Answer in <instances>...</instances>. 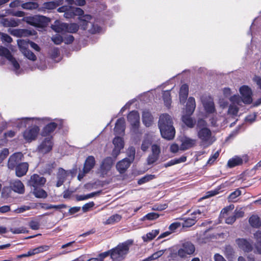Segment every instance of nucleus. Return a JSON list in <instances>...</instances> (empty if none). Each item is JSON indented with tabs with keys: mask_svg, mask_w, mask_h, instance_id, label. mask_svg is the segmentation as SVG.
Instances as JSON below:
<instances>
[{
	"mask_svg": "<svg viewBox=\"0 0 261 261\" xmlns=\"http://www.w3.org/2000/svg\"><path fill=\"white\" fill-rule=\"evenodd\" d=\"M158 125L163 138L169 140L174 138L175 130L172 118L169 114H163L160 116Z\"/></svg>",
	"mask_w": 261,
	"mask_h": 261,
	"instance_id": "f257e3e1",
	"label": "nucleus"
},
{
	"mask_svg": "<svg viewBox=\"0 0 261 261\" xmlns=\"http://www.w3.org/2000/svg\"><path fill=\"white\" fill-rule=\"evenodd\" d=\"M196 130L197 137L203 145L208 146L216 141L215 136H213L211 130L206 127V122L204 120L200 119L198 120Z\"/></svg>",
	"mask_w": 261,
	"mask_h": 261,
	"instance_id": "f03ea898",
	"label": "nucleus"
},
{
	"mask_svg": "<svg viewBox=\"0 0 261 261\" xmlns=\"http://www.w3.org/2000/svg\"><path fill=\"white\" fill-rule=\"evenodd\" d=\"M128 249L129 248L127 245L119 244L110 250V257L113 261L122 260L127 253Z\"/></svg>",
	"mask_w": 261,
	"mask_h": 261,
	"instance_id": "7ed1b4c3",
	"label": "nucleus"
},
{
	"mask_svg": "<svg viewBox=\"0 0 261 261\" xmlns=\"http://www.w3.org/2000/svg\"><path fill=\"white\" fill-rule=\"evenodd\" d=\"M53 29L56 32H66L70 33H75L79 29V25L76 23L68 24L62 23L59 25H53Z\"/></svg>",
	"mask_w": 261,
	"mask_h": 261,
	"instance_id": "20e7f679",
	"label": "nucleus"
},
{
	"mask_svg": "<svg viewBox=\"0 0 261 261\" xmlns=\"http://www.w3.org/2000/svg\"><path fill=\"white\" fill-rule=\"evenodd\" d=\"M53 146V137H45L38 145L37 150L43 154H47L52 150Z\"/></svg>",
	"mask_w": 261,
	"mask_h": 261,
	"instance_id": "39448f33",
	"label": "nucleus"
},
{
	"mask_svg": "<svg viewBox=\"0 0 261 261\" xmlns=\"http://www.w3.org/2000/svg\"><path fill=\"white\" fill-rule=\"evenodd\" d=\"M40 132L38 126L34 125L28 127L23 133V137L28 142H31L35 140Z\"/></svg>",
	"mask_w": 261,
	"mask_h": 261,
	"instance_id": "423d86ee",
	"label": "nucleus"
},
{
	"mask_svg": "<svg viewBox=\"0 0 261 261\" xmlns=\"http://www.w3.org/2000/svg\"><path fill=\"white\" fill-rule=\"evenodd\" d=\"M46 182V179L45 177L35 173L31 176L28 181V184L30 186L35 188L43 187Z\"/></svg>",
	"mask_w": 261,
	"mask_h": 261,
	"instance_id": "0eeeda50",
	"label": "nucleus"
},
{
	"mask_svg": "<svg viewBox=\"0 0 261 261\" xmlns=\"http://www.w3.org/2000/svg\"><path fill=\"white\" fill-rule=\"evenodd\" d=\"M194 245L190 242H186L182 245L177 252L178 255L180 257H185L187 255L192 254L195 251Z\"/></svg>",
	"mask_w": 261,
	"mask_h": 261,
	"instance_id": "6e6552de",
	"label": "nucleus"
},
{
	"mask_svg": "<svg viewBox=\"0 0 261 261\" xmlns=\"http://www.w3.org/2000/svg\"><path fill=\"white\" fill-rule=\"evenodd\" d=\"M115 162L112 157L108 156L105 158L100 166V172L104 176L111 170Z\"/></svg>",
	"mask_w": 261,
	"mask_h": 261,
	"instance_id": "1a4fd4ad",
	"label": "nucleus"
},
{
	"mask_svg": "<svg viewBox=\"0 0 261 261\" xmlns=\"http://www.w3.org/2000/svg\"><path fill=\"white\" fill-rule=\"evenodd\" d=\"M230 100L232 104L229 107L228 113L233 115H236L238 114L239 108L237 105H241L242 100L239 95H234L231 97Z\"/></svg>",
	"mask_w": 261,
	"mask_h": 261,
	"instance_id": "9d476101",
	"label": "nucleus"
},
{
	"mask_svg": "<svg viewBox=\"0 0 261 261\" xmlns=\"http://www.w3.org/2000/svg\"><path fill=\"white\" fill-rule=\"evenodd\" d=\"M22 154L20 152H15L11 155L8 159L7 166L10 170H14V168L21 162Z\"/></svg>",
	"mask_w": 261,
	"mask_h": 261,
	"instance_id": "9b49d317",
	"label": "nucleus"
},
{
	"mask_svg": "<svg viewBox=\"0 0 261 261\" xmlns=\"http://www.w3.org/2000/svg\"><path fill=\"white\" fill-rule=\"evenodd\" d=\"M240 92L242 95V103H250L252 102V91L247 86H243L240 88Z\"/></svg>",
	"mask_w": 261,
	"mask_h": 261,
	"instance_id": "f8f14e48",
	"label": "nucleus"
},
{
	"mask_svg": "<svg viewBox=\"0 0 261 261\" xmlns=\"http://www.w3.org/2000/svg\"><path fill=\"white\" fill-rule=\"evenodd\" d=\"M84 13V11L81 8L70 6V8L67 9L64 16L66 18H72L75 16H81L83 15Z\"/></svg>",
	"mask_w": 261,
	"mask_h": 261,
	"instance_id": "ddd939ff",
	"label": "nucleus"
},
{
	"mask_svg": "<svg viewBox=\"0 0 261 261\" xmlns=\"http://www.w3.org/2000/svg\"><path fill=\"white\" fill-rule=\"evenodd\" d=\"M58 124L56 122H51L45 125L41 132V136L45 137L51 136L53 133L57 128Z\"/></svg>",
	"mask_w": 261,
	"mask_h": 261,
	"instance_id": "4468645a",
	"label": "nucleus"
},
{
	"mask_svg": "<svg viewBox=\"0 0 261 261\" xmlns=\"http://www.w3.org/2000/svg\"><path fill=\"white\" fill-rule=\"evenodd\" d=\"M68 175V171L65 170L62 168H60L57 174V181L56 183V187H61L65 181Z\"/></svg>",
	"mask_w": 261,
	"mask_h": 261,
	"instance_id": "2eb2a0df",
	"label": "nucleus"
},
{
	"mask_svg": "<svg viewBox=\"0 0 261 261\" xmlns=\"http://www.w3.org/2000/svg\"><path fill=\"white\" fill-rule=\"evenodd\" d=\"M29 164L27 162H21L19 163L15 168L16 176L18 177H21L25 175L29 169Z\"/></svg>",
	"mask_w": 261,
	"mask_h": 261,
	"instance_id": "dca6fc26",
	"label": "nucleus"
},
{
	"mask_svg": "<svg viewBox=\"0 0 261 261\" xmlns=\"http://www.w3.org/2000/svg\"><path fill=\"white\" fill-rule=\"evenodd\" d=\"M181 144L180 145V149L185 150L188 149L196 145V140L187 137H184L181 139Z\"/></svg>",
	"mask_w": 261,
	"mask_h": 261,
	"instance_id": "f3484780",
	"label": "nucleus"
},
{
	"mask_svg": "<svg viewBox=\"0 0 261 261\" xmlns=\"http://www.w3.org/2000/svg\"><path fill=\"white\" fill-rule=\"evenodd\" d=\"M34 25L38 28L46 27L50 21V19L44 16H37L34 17Z\"/></svg>",
	"mask_w": 261,
	"mask_h": 261,
	"instance_id": "a211bd4d",
	"label": "nucleus"
},
{
	"mask_svg": "<svg viewBox=\"0 0 261 261\" xmlns=\"http://www.w3.org/2000/svg\"><path fill=\"white\" fill-rule=\"evenodd\" d=\"M125 130V121L123 118H119L117 120L114 128L116 135H123Z\"/></svg>",
	"mask_w": 261,
	"mask_h": 261,
	"instance_id": "6ab92c4d",
	"label": "nucleus"
},
{
	"mask_svg": "<svg viewBox=\"0 0 261 261\" xmlns=\"http://www.w3.org/2000/svg\"><path fill=\"white\" fill-rule=\"evenodd\" d=\"M205 110L210 113L215 112V108L213 99L211 97H205L202 100Z\"/></svg>",
	"mask_w": 261,
	"mask_h": 261,
	"instance_id": "aec40b11",
	"label": "nucleus"
},
{
	"mask_svg": "<svg viewBox=\"0 0 261 261\" xmlns=\"http://www.w3.org/2000/svg\"><path fill=\"white\" fill-rule=\"evenodd\" d=\"M95 160L93 156H88L84 163L83 169L85 173H89L94 167Z\"/></svg>",
	"mask_w": 261,
	"mask_h": 261,
	"instance_id": "412c9836",
	"label": "nucleus"
},
{
	"mask_svg": "<svg viewBox=\"0 0 261 261\" xmlns=\"http://www.w3.org/2000/svg\"><path fill=\"white\" fill-rule=\"evenodd\" d=\"M130 165V161L128 159H124L116 164V168L120 173H124Z\"/></svg>",
	"mask_w": 261,
	"mask_h": 261,
	"instance_id": "4be33fe9",
	"label": "nucleus"
},
{
	"mask_svg": "<svg viewBox=\"0 0 261 261\" xmlns=\"http://www.w3.org/2000/svg\"><path fill=\"white\" fill-rule=\"evenodd\" d=\"M11 188L13 191L19 194H23L25 191L23 183L18 179L11 184Z\"/></svg>",
	"mask_w": 261,
	"mask_h": 261,
	"instance_id": "5701e85b",
	"label": "nucleus"
},
{
	"mask_svg": "<svg viewBox=\"0 0 261 261\" xmlns=\"http://www.w3.org/2000/svg\"><path fill=\"white\" fill-rule=\"evenodd\" d=\"M236 242L239 248L245 252L251 251L252 249L251 244L244 239H239L236 240Z\"/></svg>",
	"mask_w": 261,
	"mask_h": 261,
	"instance_id": "b1692460",
	"label": "nucleus"
},
{
	"mask_svg": "<svg viewBox=\"0 0 261 261\" xmlns=\"http://www.w3.org/2000/svg\"><path fill=\"white\" fill-rule=\"evenodd\" d=\"M142 121L145 126H150L153 123V118L148 110H144L142 113Z\"/></svg>",
	"mask_w": 261,
	"mask_h": 261,
	"instance_id": "393cba45",
	"label": "nucleus"
},
{
	"mask_svg": "<svg viewBox=\"0 0 261 261\" xmlns=\"http://www.w3.org/2000/svg\"><path fill=\"white\" fill-rule=\"evenodd\" d=\"M243 159L241 156H234L230 159L227 162V166L229 168H233L243 164Z\"/></svg>",
	"mask_w": 261,
	"mask_h": 261,
	"instance_id": "a878e982",
	"label": "nucleus"
},
{
	"mask_svg": "<svg viewBox=\"0 0 261 261\" xmlns=\"http://www.w3.org/2000/svg\"><path fill=\"white\" fill-rule=\"evenodd\" d=\"M189 92V88L187 85L184 84L181 86L179 91L180 102L184 103L186 100Z\"/></svg>",
	"mask_w": 261,
	"mask_h": 261,
	"instance_id": "bb28decb",
	"label": "nucleus"
},
{
	"mask_svg": "<svg viewBox=\"0 0 261 261\" xmlns=\"http://www.w3.org/2000/svg\"><path fill=\"white\" fill-rule=\"evenodd\" d=\"M195 107L196 103L194 98L190 97L186 106V112L187 114L191 115L194 112Z\"/></svg>",
	"mask_w": 261,
	"mask_h": 261,
	"instance_id": "cd10ccee",
	"label": "nucleus"
},
{
	"mask_svg": "<svg viewBox=\"0 0 261 261\" xmlns=\"http://www.w3.org/2000/svg\"><path fill=\"white\" fill-rule=\"evenodd\" d=\"M42 187L35 188L33 189V195L38 198H45L47 196V192L44 190Z\"/></svg>",
	"mask_w": 261,
	"mask_h": 261,
	"instance_id": "c85d7f7f",
	"label": "nucleus"
},
{
	"mask_svg": "<svg viewBox=\"0 0 261 261\" xmlns=\"http://www.w3.org/2000/svg\"><path fill=\"white\" fill-rule=\"evenodd\" d=\"M160 233V229L152 230L145 235L142 237V239L144 242H149L152 240Z\"/></svg>",
	"mask_w": 261,
	"mask_h": 261,
	"instance_id": "c756f323",
	"label": "nucleus"
},
{
	"mask_svg": "<svg viewBox=\"0 0 261 261\" xmlns=\"http://www.w3.org/2000/svg\"><path fill=\"white\" fill-rule=\"evenodd\" d=\"M66 205L64 204H61L59 205H53L48 203H41V207L44 210H48L52 208H55L56 210L65 208H66Z\"/></svg>",
	"mask_w": 261,
	"mask_h": 261,
	"instance_id": "7c9ffc66",
	"label": "nucleus"
},
{
	"mask_svg": "<svg viewBox=\"0 0 261 261\" xmlns=\"http://www.w3.org/2000/svg\"><path fill=\"white\" fill-rule=\"evenodd\" d=\"M140 124V116L137 111H132V125H134L135 128L139 127Z\"/></svg>",
	"mask_w": 261,
	"mask_h": 261,
	"instance_id": "2f4dec72",
	"label": "nucleus"
},
{
	"mask_svg": "<svg viewBox=\"0 0 261 261\" xmlns=\"http://www.w3.org/2000/svg\"><path fill=\"white\" fill-rule=\"evenodd\" d=\"M250 225L254 227H258L261 226V221L257 216H252L249 220Z\"/></svg>",
	"mask_w": 261,
	"mask_h": 261,
	"instance_id": "473e14b6",
	"label": "nucleus"
},
{
	"mask_svg": "<svg viewBox=\"0 0 261 261\" xmlns=\"http://www.w3.org/2000/svg\"><path fill=\"white\" fill-rule=\"evenodd\" d=\"M30 43V40L26 41L24 40H18L17 44L19 50L22 53L24 52L28 49V46Z\"/></svg>",
	"mask_w": 261,
	"mask_h": 261,
	"instance_id": "72a5a7b5",
	"label": "nucleus"
},
{
	"mask_svg": "<svg viewBox=\"0 0 261 261\" xmlns=\"http://www.w3.org/2000/svg\"><path fill=\"white\" fill-rule=\"evenodd\" d=\"M21 7L24 9L34 10L39 7V4L36 2H29L23 3L21 5Z\"/></svg>",
	"mask_w": 261,
	"mask_h": 261,
	"instance_id": "f704fd0d",
	"label": "nucleus"
},
{
	"mask_svg": "<svg viewBox=\"0 0 261 261\" xmlns=\"http://www.w3.org/2000/svg\"><path fill=\"white\" fill-rule=\"evenodd\" d=\"M163 97L165 105L167 107L169 108L171 103V99L170 91H164V92L163 93Z\"/></svg>",
	"mask_w": 261,
	"mask_h": 261,
	"instance_id": "c9c22d12",
	"label": "nucleus"
},
{
	"mask_svg": "<svg viewBox=\"0 0 261 261\" xmlns=\"http://www.w3.org/2000/svg\"><path fill=\"white\" fill-rule=\"evenodd\" d=\"M121 216L118 214H115L110 217L106 220L107 224H113L116 222L120 221L121 219Z\"/></svg>",
	"mask_w": 261,
	"mask_h": 261,
	"instance_id": "e433bc0d",
	"label": "nucleus"
},
{
	"mask_svg": "<svg viewBox=\"0 0 261 261\" xmlns=\"http://www.w3.org/2000/svg\"><path fill=\"white\" fill-rule=\"evenodd\" d=\"M113 143L116 147L123 148L124 147V141L122 138L116 136L113 140Z\"/></svg>",
	"mask_w": 261,
	"mask_h": 261,
	"instance_id": "4c0bfd02",
	"label": "nucleus"
},
{
	"mask_svg": "<svg viewBox=\"0 0 261 261\" xmlns=\"http://www.w3.org/2000/svg\"><path fill=\"white\" fill-rule=\"evenodd\" d=\"M190 115L183 116L182 117V120L183 122L189 127H193L194 125V122L192 118L190 116Z\"/></svg>",
	"mask_w": 261,
	"mask_h": 261,
	"instance_id": "58836bf2",
	"label": "nucleus"
},
{
	"mask_svg": "<svg viewBox=\"0 0 261 261\" xmlns=\"http://www.w3.org/2000/svg\"><path fill=\"white\" fill-rule=\"evenodd\" d=\"M0 56L5 57L7 60L11 58L12 55L10 50L6 47L1 46L0 47Z\"/></svg>",
	"mask_w": 261,
	"mask_h": 261,
	"instance_id": "ea45409f",
	"label": "nucleus"
},
{
	"mask_svg": "<svg viewBox=\"0 0 261 261\" xmlns=\"http://www.w3.org/2000/svg\"><path fill=\"white\" fill-rule=\"evenodd\" d=\"M10 231L13 234L27 233L29 232V230L23 226L19 228H10Z\"/></svg>",
	"mask_w": 261,
	"mask_h": 261,
	"instance_id": "a19ab883",
	"label": "nucleus"
},
{
	"mask_svg": "<svg viewBox=\"0 0 261 261\" xmlns=\"http://www.w3.org/2000/svg\"><path fill=\"white\" fill-rule=\"evenodd\" d=\"M155 178V175L152 174H147L140 178L138 181L139 185L145 184Z\"/></svg>",
	"mask_w": 261,
	"mask_h": 261,
	"instance_id": "79ce46f5",
	"label": "nucleus"
},
{
	"mask_svg": "<svg viewBox=\"0 0 261 261\" xmlns=\"http://www.w3.org/2000/svg\"><path fill=\"white\" fill-rule=\"evenodd\" d=\"M241 194V191L239 189H237L232 192L228 196V199L229 202L236 201V199Z\"/></svg>",
	"mask_w": 261,
	"mask_h": 261,
	"instance_id": "37998d69",
	"label": "nucleus"
},
{
	"mask_svg": "<svg viewBox=\"0 0 261 261\" xmlns=\"http://www.w3.org/2000/svg\"><path fill=\"white\" fill-rule=\"evenodd\" d=\"M90 24L91 28L88 30L89 33L94 34L100 32L101 28L99 25L94 23H90Z\"/></svg>",
	"mask_w": 261,
	"mask_h": 261,
	"instance_id": "c03bdc74",
	"label": "nucleus"
},
{
	"mask_svg": "<svg viewBox=\"0 0 261 261\" xmlns=\"http://www.w3.org/2000/svg\"><path fill=\"white\" fill-rule=\"evenodd\" d=\"M152 142L150 138H147L144 139L141 145V149L144 151H146L150 145H152Z\"/></svg>",
	"mask_w": 261,
	"mask_h": 261,
	"instance_id": "a18cd8bd",
	"label": "nucleus"
},
{
	"mask_svg": "<svg viewBox=\"0 0 261 261\" xmlns=\"http://www.w3.org/2000/svg\"><path fill=\"white\" fill-rule=\"evenodd\" d=\"M28 59L34 61L36 60V55L30 49H28L22 53Z\"/></svg>",
	"mask_w": 261,
	"mask_h": 261,
	"instance_id": "49530a36",
	"label": "nucleus"
},
{
	"mask_svg": "<svg viewBox=\"0 0 261 261\" xmlns=\"http://www.w3.org/2000/svg\"><path fill=\"white\" fill-rule=\"evenodd\" d=\"M159 156L151 153L147 159V164L151 165L155 163L159 159Z\"/></svg>",
	"mask_w": 261,
	"mask_h": 261,
	"instance_id": "de8ad7c7",
	"label": "nucleus"
},
{
	"mask_svg": "<svg viewBox=\"0 0 261 261\" xmlns=\"http://www.w3.org/2000/svg\"><path fill=\"white\" fill-rule=\"evenodd\" d=\"M58 7V4H56L55 2H48L43 4V8L48 10H53Z\"/></svg>",
	"mask_w": 261,
	"mask_h": 261,
	"instance_id": "09e8293b",
	"label": "nucleus"
},
{
	"mask_svg": "<svg viewBox=\"0 0 261 261\" xmlns=\"http://www.w3.org/2000/svg\"><path fill=\"white\" fill-rule=\"evenodd\" d=\"M49 249L48 245H42L34 249L35 254H38L47 251Z\"/></svg>",
	"mask_w": 261,
	"mask_h": 261,
	"instance_id": "8fccbe9b",
	"label": "nucleus"
},
{
	"mask_svg": "<svg viewBox=\"0 0 261 261\" xmlns=\"http://www.w3.org/2000/svg\"><path fill=\"white\" fill-rule=\"evenodd\" d=\"M29 227L33 230H38L40 228V223L35 220H32L29 222Z\"/></svg>",
	"mask_w": 261,
	"mask_h": 261,
	"instance_id": "3c124183",
	"label": "nucleus"
},
{
	"mask_svg": "<svg viewBox=\"0 0 261 261\" xmlns=\"http://www.w3.org/2000/svg\"><path fill=\"white\" fill-rule=\"evenodd\" d=\"M159 214L156 213H150L146 215L144 218L148 220H154L159 217Z\"/></svg>",
	"mask_w": 261,
	"mask_h": 261,
	"instance_id": "603ef678",
	"label": "nucleus"
},
{
	"mask_svg": "<svg viewBox=\"0 0 261 261\" xmlns=\"http://www.w3.org/2000/svg\"><path fill=\"white\" fill-rule=\"evenodd\" d=\"M197 218V217H193L192 218H189L187 219L184 224V226L186 227H190L196 223V219Z\"/></svg>",
	"mask_w": 261,
	"mask_h": 261,
	"instance_id": "864d4df0",
	"label": "nucleus"
},
{
	"mask_svg": "<svg viewBox=\"0 0 261 261\" xmlns=\"http://www.w3.org/2000/svg\"><path fill=\"white\" fill-rule=\"evenodd\" d=\"M161 152L160 146L156 144H154L151 145V153L159 156Z\"/></svg>",
	"mask_w": 261,
	"mask_h": 261,
	"instance_id": "5fc2aeb1",
	"label": "nucleus"
},
{
	"mask_svg": "<svg viewBox=\"0 0 261 261\" xmlns=\"http://www.w3.org/2000/svg\"><path fill=\"white\" fill-rule=\"evenodd\" d=\"M234 216L236 217V219L242 218L244 216V212L242 208H237L234 212Z\"/></svg>",
	"mask_w": 261,
	"mask_h": 261,
	"instance_id": "6e6d98bb",
	"label": "nucleus"
},
{
	"mask_svg": "<svg viewBox=\"0 0 261 261\" xmlns=\"http://www.w3.org/2000/svg\"><path fill=\"white\" fill-rule=\"evenodd\" d=\"M51 39L54 43L57 45H59L61 44L62 42H63V38L60 35H57L56 36L52 37Z\"/></svg>",
	"mask_w": 261,
	"mask_h": 261,
	"instance_id": "4d7b16f0",
	"label": "nucleus"
},
{
	"mask_svg": "<svg viewBox=\"0 0 261 261\" xmlns=\"http://www.w3.org/2000/svg\"><path fill=\"white\" fill-rule=\"evenodd\" d=\"M60 55V51L58 47H54L51 50L50 56L53 59H55L58 58Z\"/></svg>",
	"mask_w": 261,
	"mask_h": 261,
	"instance_id": "13d9d810",
	"label": "nucleus"
},
{
	"mask_svg": "<svg viewBox=\"0 0 261 261\" xmlns=\"http://www.w3.org/2000/svg\"><path fill=\"white\" fill-rule=\"evenodd\" d=\"M10 61L15 70H18L20 68L19 64L18 63L16 59L12 56L11 58L8 59Z\"/></svg>",
	"mask_w": 261,
	"mask_h": 261,
	"instance_id": "bf43d9fd",
	"label": "nucleus"
},
{
	"mask_svg": "<svg viewBox=\"0 0 261 261\" xmlns=\"http://www.w3.org/2000/svg\"><path fill=\"white\" fill-rule=\"evenodd\" d=\"M110 250L107 251H105L104 252H102V253H100L98 257H97V258L99 259V261H103L104 259L109 256H110Z\"/></svg>",
	"mask_w": 261,
	"mask_h": 261,
	"instance_id": "052dcab7",
	"label": "nucleus"
},
{
	"mask_svg": "<svg viewBox=\"0 0 261 261\" xmlns=\"http://www.w3.org/2000/svg\"><path fill=\"white\" fill-rule=\"evenodd\" d=\"M180 226V223L179 222H174L172 223L169 227V231L172 233L177 228Z\"/></svg>",
	"mask_w": 261,
	"mask_h": 261,
	"instance_id": "680f3d73",
	"label": "nucleus"
},
{
	"mask_svg": "<svg viewBox=\"0 0 261 261\" xmlns=\"http://www.w3.org/2000/svg\"><path fill=\"white\" fill-rule=\"evenodd\" d=\"M74 40V37L71 35H67L64 37L63 39V41L66 44H69L72 43Z\"/></svg>",
	"mask_w": 261,
	"mask_h": 261,
	"instance_id": "e2e57ef3",
	"label": "nucleus"
},
{
	"mask_svg": "<svg viewBox=\"0 0 261 261\" xmlns=\"http://www.w3.org/2000/svg\"><path fill=\"white\" fill-rule=\"evenodd\" d=\"M9 154V150L8 149H4L1 153H0V163L2 162L5 159Z\"/></svg>",
	"mask_w": 261,
	"mask_h": 261,
	"instance_id": "0e129e2a",
	"label": "nucleus"
},
{
	"mask_svg": "<svg viewBox=\"0 0 261 261\" xmlns=\"http://www.w3.org/2000/svg\"><path fill=\"white\" fill-rule=\"evenodd\" d=\"M163 251L162 250L158 251L154 253H153L151 256L149 257L147 259L148 260H152V259H155L160 257L161 255L163 254Z\"/></svg>",
	"mask_w": 261,
	"mask_h": 261,
	"instance_id": "69168bd1",
	"label": "nucleus"
},
{
	"mask_svg": "<svg viewBox=\"0 0 261 261\" xmlns=\"http://www.w3.org/2000/svg\"><path fill=\"white\" fill-rule=\"evenodd\" d=\"M2 40L3 41L6 42L7 43H11L13 41V39L11 38V37L10 36H9V35L5 34V33L2 34Z\"/></svg>",
	"mask_w": 261,
	"mask_h": 261,
	"instance_id": "338daca9",
	"label": "nucleus"
},
{
	"mask_svg": "<svg viewBox=\"0 0 261 261\" xmlns=\"http://www.w3.org/2000/svg\"><path fill=\"white\" fill-rule=\"evenodd\" d=\"M219 155V152H216L212 156L210 157L209 160H208L207 164H212L214 161L218 158Z\"/></svg>",
	"mask_w": 261,
	"mask_h": 261,
	"instance_id": "774afa93",
	"label": "nucleus"
}]
</instances>
